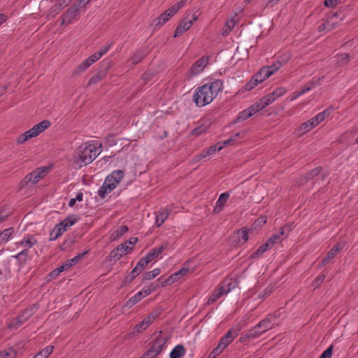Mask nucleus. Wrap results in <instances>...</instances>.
I'll use <instances>...</instances> for the list:
<instances>
[{
	"label": "nucleus",
	"instance_id": "f257e3e1",
	"mask_svg": "<svg viewBox=\"0 0 358 358\" xmlns=\"http://www.w3.org/2000/svg\"><path fill=\"white\" fill-rule=\"evenodd\" d=\"M101 143L87 142L81 144L76 150L73 163L76 169H80L91 164L101 152Z\"/></svg>",
	"mask_w": 358,
	"mask_h": 358
},
{
	"label": "nucleus",
	"instance_id": "f03ea898",
	"mask_svg": "<svg viewBox=\"0 0 358 358\" xmlns=\"http://www.w3.org/2000/svg\"><path fill=\"white\" fill-rule=\"evenodd\" d=\"M222 87V82L220 80H216L199 87L193 96V101L196 106L202 107L211 103L221 92Z\"/></svg>",
	"mask_w": 358,
	"mask_h": 358
},
{
	"label": "nucleus",
	"instance_id": "7ed1b4c3",
	"mask_svg": "<svg viewBox=\"0 0 358 358\" xmlns=\"http://www.w3.org/2000/svg\"><path fill=\"white\" fill-rule=\"evenodd\" d=\"M50 122L49 120H43L36 124L31 129H29L24 134L20 135L16 140V143L18 145L25 143L28 140L34 137H36L42 132H43L46 129H48L50 127Z\"/></svg>",
	"mask_w": 358,
	"mask_h": 358
},
{
	"label": "nucleus",
	"instance_id": "20e7f679",
	"mask_svg": "<svg viewBox=\"0 0 358 358\" xmlns=\"http://www.w3.org/2000/svg\"><path fill=\"white\" fill-rule=\"evenodd\" d=\"M238 334V331L234 329L229 330L224 336L222 338L217 346L210 352L208 358H216L234 341Z\"/></svg>",
	"mask_w": 358,
	"mask_h": 358
},
{
	"label": "nucleus",
	"instance_id": "39448f33",
	"mask_svg": "<svg viewBox=\"0 0 358 358\" xmlns=\"http://www.w3.org/2000/svg\"><path fill=\"white\" fill-rule=\"evenodd\" d=\"M48 171V168L46 166H43L41 168L36 169L29 174L25 176L23 180V183L27 185L28 182H31L32 184H35L39 181L41 178H43L45 175L47 173Z\"/></svg>",
	"mask_w": 358,
	"mask_h": 358
},
{
	"label": "nucleus",
	"instance_id": "423d86ee",
	"mask_svg": "<svg viewBox=\"0 0 358 358\" xmlns=\"http://www.w3.org/2000/svg\"><path fill=\"white\" fill-rule=\"evenodd\" d=\"M286 92V90L284 87H279L275 90L272 93L265 96L261 100L259 104L260 108H264L266 106L273 103L276 99L282 96Z\"/></svg>",
	"mask_w": 358,
	"mask_h": 358
},
{
	"label": "nucleus",
	"instance_id": "0eeeda50",
	"mask_svg": "<svg viewBox=\"0 0 358 358\" xmlns=\"http://www.w3.org/2000/svg\"><path fill=\"white\" fill-rule=\"evenodd\" d=\"M24 345L22 343H17L10 348L0 351V358H16L22 353Z\"/></svg>",
	"mask_w": 358,
	"mask_h": 358
},
{
	"label": "nucleus",
	"instance_id": "6e6552de",
	"mask_svg": "<svg viewBox=\"0 0 358 358\" xmlns=\"http://www.w3.org/2000/svg\"><path fill=\"white\" fill-rule=\"evenodd\" d=\"M37 243V241L32 236H29L27 238L23 239L22 241L16 243L17 246H22L24 248V250L20 251L17 255H14L13 257L15 259H19L21 256H26L27 255L28 249L31 248L33 245Z\"/></svg>",
	"mask_w": 358,
	"mask_h": 358
},
{
	"label": "nucleus",
	"instance_id": "1a4fd4ad",
	"mask_svg": "<svg viewBox=\"0 0 358 358\" xmlns=\"http://www.w3.org/2000/svg\"><path fill=\"white\" fill-rule=\"evenodd\" d=\"M208 63V57H202L199 60L195 62L191 69L189 71L188 76L191 78L192 76H195L202 72L204 68Z\"/></svg>",
	"mask_w": 358,
	"mask_h": 358
},
{
	"label": "nucleus",
	"instance_id": "9d476101",
	"mask_svg": "<svg viewBox=\"0 0 358 358\" xmlns=\"http://www.w3.org/2000/svg\"><path fill=\"white\" fill-rule=\"evenodd\" d=\"M289 231V227L285 225L281 227L280 232L273 234L268 238L267 243L272 248L275 244L280 243L284 238H285L287 236Z\"/></svg>",
	"mask_w": 358,
	"mask_h": 358
},
{
	"label": "nucleus",
	"instance_id": "9b49d317",
	"mask_svg": "<svg viewBox=\"0 0 358 358\" xmlns=\"http://www.w3.org/2000/svg\"><path fill=\"white\" fill-rule=\"evenodd\" d=\"M166 341V337L164 336L162 331H160L155 335V338L152 341V345L150 348L153 350L157 351V353L159 354L165 347Z\"/></svg>",
	"mask_w": 358,
	"mask_h": 358
},
{
	"label": "nucleus",
	"instance_id": "f8f14e48",
	"mask_svg": "<svg viewBox=\"0 0 358 358\" xmlns=\"http://www.w3.org/2000/svg\"><path fill=\"white\" fill-rule=\"evenodd\" d=\"M261 110H262V108H260V105L259 104V103H257L255 105L247 108L246 110H244L242 112H241L238 116L237 117L236 121L240 122L245 120Z\"/></svg>",
	"mask_w": 358,
	"mask_h": 358
},
{
	"label": "nucleus",
	"instance_id": "ddd939ff",
	"mask_svg": "<svg viewBox=\"0 0 358 358\" xmlns=\"http://www.w3.org/2000/svg\"><path fill=\"white\" fill-rule=\"evenodd\" d=\"M31 315L30 310H25L21 315L13 320L8 326L9 329H16L23 324Z\"/></svg>",
	"mask_w": 358,
	"mask_h": 358
},
{
	"label": "nucleus",
	"instance_id": "4468645a",
	"mask_svg": "<svg viewBox=\"0 0 358 358\" xmlns=\"http://www.w3.org/2000/svg\"><path fill=\"white\" fill-rule=\"evenodd\" d=\"M96 60L91 55L87 59L84 60L74 71L73 73V76H79L82 74L84 71H85L92 64L96 62Z\"/></svg>",
	"mask_w": 358,
	"mask_h": 358
},
{
	"label": "nucleus",
	"instance_id": "2eb2a0df",
	"mask_svg": "<svg viewBox=\"0 0 358 358\" xmlns=\"http://www.w3.org/2000/svg\"><path fill=\"white\" fill-rule=\"evenodd\" d=\"M344 17V15L342 13V12H336L335 13L329 15L327 18V20L326 22L327 23V31H329L332 29H334L336 25L338 24L337 20L339 19L340 20H342Z\"/></svg>",
	"mask_w": 358,
	"mask_h": 358
},
{
	"label": "nucleus",
	"instance_id": "dca6fc26",
	"mask_svg": "<svg viewBox=\"0 0 358 358\" xmlns=\"http://www.w3.org/2000/svg\"><path fill=\"white\" fill-rule=\"evenodd\" d=\"M169 247V243L164 242L159 247H156L152 249L146 255L145 257L150 262L153 259L157 258L159 255Z\"/></svg>",
	"mask_w": 358,
	"mask_h": 358
},
{
	"label": "nucleus",
	"instance_id": "f3484780",
	"mask_svg": "<svg viewBox=\"0 0 358 358\" xmlns=\"http://www.w3.org/2000/svg\"><path fill=\"white\" fill-rule=\"evenodd\" d=\"M192 24L193 21H188L187 16H186L176 27L174 37L176 38L182 35L185 31H187Z\"/></svg>",
	"mask_w": 358,
	"mask_h": 358
},
{
	"label": "nucleus",
	"instance_id": "a211bd4d",
	"mask_svg": "<svg viewBox=\"0 0 358 358\" xmlns=\"http://www.w3.org/2000/svg\"><path fill=\"white\" fill-rule=\"evenodd\" d=\"M230 194L229 192H224L220 194L218 200L216 202V206L213 210L214 213L218 214L222 210Z\"/></svg>",
	"mask_w": 358,
	"mask_h": 358
},
{
	"label": "nucleus",
	"instance_id": "6ab92c4d",
	"mask_svg": "<svg viewBox=\"0 0 358 358\" xmlns=\"http://www.w3.org/2000/svg\"><path fill=\"white\" fill-rule=\"evenodd\" d=\"M246 132L245 131H242L241 132H237L233 134L230 138L224 141L222 145L224 146L226 145H231L236 143L239 140L243 138L245 136Z\"/></svg>",
	"mask_w": 358,
	"mask_h": 358
},
{
	"label": "nucleus",
	"instance_id": "aec40b11",
	"mask_svg": "<svg viewBox=\"0 0 358 358\" xmlns=\"http://www.w3.org/2000/svg\"><path fill=\"white\" fill-rule=\"evenodd\" d=\"M331 112V108H327L322 112L318 113L316 116L311 118L310 120L315 127L322 122L327 117H328L330 115Z\"/></svg>",
	"mask_w": 358,
	"mask_h": 358
},
{
	"label": "nucleus",
	"instance_id": "412c9836",
	"mask_svg": "<svg viewBox=\"0 0 358 358\" xmlns=\"http://www.w3.org/2000/svg\"><path fill=\"white\" fill-rule=\"evenodd\" d=\"M87 253V252H84L83 253L78 254L75 257L66 261L62 265L59 267H63L62 271H66L69 269L73 264H77L80 259L83 258V257Z\"/></svg>",
	"mask_w": 358,
	"mask_h": 358
},
{
	"label": "nucleus",
	"instance_id": "4be33fe9",
	"mask_svg": "<svg viewBox=\"0 0 358 358\" xmlns=\"http://www.w3.org/2000/svg\"><path fill=\"white\" fill-rule=\"evenodd\" d=\"M313 128H315V126L310 119L300 125V127L296 130V134L298 136H301L310 131Z\"/></svg>",
	"mask_w": 358,
	"mask_h": 358
},
{
	"label": "nucleus",
	"instance_id": "5701e85b",
	"mask_svg": "<svg viewBox=\"0 0 358 358\" xmlns=\"http://www.w3.org/2000/svg\"><path fill=\"white\" fill-rule=\"evenodd\" d=\"M78 12L73 9L71 7L68 8L64 15L62 16V24H70L78 15Z\"/></svg>",
	"mask_w": 358,
	"mask_h": 358
},
{
	"label": "nucleus",
	"instance_id": "b1692460",
	"mask_svg": "<svg viewBox=\"0 0 358 358\" xmlns=\"http://www.w3.org/2000/svg\"><path fill=\"white\" fill-rule=\"evenodd\" d=\"M147 55V52L144 50H139L135 52L134 55L130 58L132 65H136L140 63Z\"/></svg>",
	"mask_w": 358,
	"mask_h": 358
},
{
	"label": "nucleus",
	"instance_id": "393cba45",
	"mask_svg": "<svg viewBox=\"0 0 358 358\" xmlns=\"http://www.w3.org/2000/svg\"><path fill=\"white\" fill-rule=\"evenodd\" d=\"M169 215V210L167 208H164L159 211L158 214L156 215V222L155 224L157 227H159L168 218Z\"/></svg>",
	"mask_w": 358,
	"mask_h": 358
},
{
	"label": "nucleus",
	"instance_id": "a878e982",
	"mask_svg": "<svg viewBox=\"0 0 358 358\" xmlns=\"http://www.w3.org/2000/svg\"><path fill=\"white\" fill-rule=\"evenodd\" d=\"M271 317H266L264 320H262L259 324L258 327L262 329V332L264 333L266 331L272 329L275 325V322H273L271 320Z\"/></svg>",
	"mask_w": 358,
	"mask_h": 358
},
{
	"label": "nucleus",
	"instance_id": "bb28decb",
	"mask_svg": "<svg viewBox=\"0 0 358 358\" xmlns=\"http://www.w3.org/2000/svg\"><path fill=\"white\" fill-rule=\"evenodd\" d=\"M236 285V282L233 278H227L222 282L220 287L224 288V294L229 292L232 289H234Z\"/></svg>",
	"mask_w": 358,
	"mask_h": 358
},
{
	"label": "nucleus",
	"instance_id": "cd10ccee",
	"mask_svg": "<svg viewBox=\"0 0 358 358\" xmlns=\"http://www.w3.org/2000/svg\"><path fill=\"white\" fill-rule=\"evenodd\" d=\"M185 353V349L182 345H177L170 353V358H180Z\"/></svg>",
	"mask_w": 358,
	"mask_h": 358
},
{
	"label": "nucleus",
	"instance_id": "c85d7f7f",
	"mask_svg": "<svg viewBox=\"0 0 358 358\" xmlns=\"http://www.w3.org/2000/svg\"><path fill=\"white\" fill-rule=\"evenodd\" d=\"M64 231H66V229L62 227L59 224H57L52 231L50 233V241H55L59 236H60Z\"/></svg>",
	"mask_w": 358,
	"mask_h": 358
},
{
	"label": "nucleus",
	"instance_id": "c756f323",
	"mask_svg": "<svg viewBox=\"0 0 358 358\" xmlns=\"http://www.w3.org/2000/svg\"><path fill=\"white\" fill-rule=\"evenodd\" d=\"M54 350L53 345H49L38 352L33 358H48Z\"/></svg>",
	"mask_w": 358,
	"mask_h": 358
},
{
	"label": "nucleus",
	"instance_id": "7c9ffc66",
	"mask_svg": "<svg viewBox=\"0 0 358 358\" xmlns=\"http://www.w3.org/2000/svg\"><path fill=\"white\" fill-rule=\"evenodd\" d=\"M239 243H245L248 240V232L245 228L238 230L236 234Z\"/></svg>",
	"mask_w": 358,
	"mask_h": 358
},
{
	"label": "nucleus",
	"instance_id": "2f4dec72",
	"mask_svg": "<svg viewBox=\"0 0 358 358\" xmlns=\"http://www.w3.org/2000/svg\"><path fill=\"white\" fill-rule=\"evenodd\" d=\"M106 76V71L98 72L96 75L93 76L88 81L87 85H93L100 82L103 78Z\"/></svg>",
	"mask_w": 358,
	"mask_h": 358
},
{
	"label": "nucleus",
	"instance_id": "473e14b6",
	"mask_svg": "<svg viewBox=\"0 0 358 358\" xmlns=\"http://www.w3.org/2000/svg\"><path fill=\"white\" fill-rule=\"evenodd\" d=\"M261 83L267 79L272 75V72L268 71L267 68L262 67L256 74Z\"/></svg>",
	"mask_w": 358,
	"mask_h": 358
},
{
	"label": "nucleus",
	"instance_id": "72a5a7b5",
	"mask_svg": "<svg viewBox=\"0 0 358 358\" xmlns=\"http://www.w3.org/2000/svg\"><path fill=\"white\" fill-rule=\"evenodd\" d=\"M123 177V171H115L110 176H108V181L110 182V180H113L116 183L118 184L122 180Z\"/></svg>",
	"mask_w": 358,
	"mask_h": 358
},
{
	"label": "nucleus",
	"instance_id": "f704fd0d",
	"mask_svg": "<svg viewBox=\"0 0 358 358\" xmlns=\"http://www.w3.org/2000/svg\"><path fill=\"white\" fill-rule=\"evenodd\" d=\"M260 329H261L259 328V327H258V324H257L252 329L249 330L247 332V334L245 335V336L247 338H257V337H259L260 335H262L263 334V332H262V330H260Z\"/></svg>",
	"mask_w": 358,
	"mask_h": 358
},
{
	"label": "nucleus",
	"instance_id": "c9c22d12",
	"mask_svg": "<svg viewBox=\"0 0 358 358\" xmlns=\"http://www.w3.org/2000/svg\"><path fill=\"white\" fill-rule=\"evenodd\" d=\"M13 229L12 227L6 229L0 232V243L7 242L13 234Z\"/></svg>",
	"mask_w": 358,
	"mask_h": 358
},
{
	"label": "nucleus",
	"instance_id": "e433bc0d",
	"mask_svg": "<svg viewBox=\"0 0 358 358\" xmlns=\"http://www.w3.org/2000/svg\"><path fill=\"white\" fill-rule=\"evenodd\" d=\"M224 294V291L223 287H219L217 290H215L209 297L208 300V303H213L216 301L219 297L222 295Z\"/></svg>",
	"mask_w": 358,
	"mask_h": 358
},
{
	"label": "nucleus",
	"instance_id": "4c0bfd02",
	"mask_svg": "<svg viewBox=\"0 0 358 358\" xmlns=\"http://www.w3.org/2000/svg\"><path fill=\"white\" fill-rule=\"evenodd\" d=\"M144 298L143 292H138L135 295L131 296L126 303V306L127 307H132L134 304H136L138 301Z\"/></svg>",
	"mask_w": 358,
	"mask_h": 358
},
{
	"label": "nucleus",
	"instance_id": "58836bf2",
	"mask_svg": "<svg viewBox=\"0 0 358 358\" xmlns=\"http://www.w3.org/2000/svg\"><path fill=\"white\" fill-rule=\"evenodd\" d=\"M261 83L256 75H255L245 85L244 90L250 91L254 89L258 84Z\"/></svg>",
	"mask_w": 358,
	"mask_h": 358
},
{
	"label": "nucleus",
	"instance_id": "ea45409f",
	"mask_svg": "<svg viewBox=\"0 0 358 358\" xmlns=\"http://www.w3.org/2000/svg\"><path fill=\"white\" fill-rule=\"evenodd\" d=\"M270 248H271V247L266 242L264 244L262 245L255 252H254L251 255V257L255 258L257 256L262 255L264 252H265L266 250H268Z\"/></svg>",
	"mask_w": 358,
	"mask_h": 358
},
{
	"label": "nucleus",
	"instance_id": "a19ab883",
	"mask_svg": "<svg viewBox=\"0 0 358 358\" xmlns=\"http://www.w3.org/2000/svg\"><path fill=\"white\" fill-rule=\"evenodd\" d=\"M128 231V227L127 226H121L120 228H118L116 231H115L112 235L111 237L113 240H115L122 236H123L125 233H127Z\"/></svg>",
	"mask_w": 358,
	"mask_h": 358
},
{
	"label": "nucleus",
	"instance_id": "79ce46f5",
	"mask_svg": "<svg viewBox=\"0 0 358 358\" xmlns=\"http://www.w3.org/2000/svg\"><path fill=\"white\" fill-rule=\"evenodd\" d=\"M236 23V22L234 19L228 20L223 27L222 35L228 34L235 27Z\"/></svg>",
	"mask_w": 358,
	"mask_h": 358
},
{
	"label": "nucleus",
	"instance_id": "37998d69",
	"mask_svg": "<svg viewBox=\"0 0 358 358\" xmlns=\"http://www.w3.org/2000/svg\"><path fill=\"white\" fill-rule=\"evenodd\" d=\"M223 148V145L220 142L209 147L208 149L205 150L206 152V155L209 156H211L213 155L217 150L220 151Z\"/></svg>",
	"mask_w": 358,
	"mask_h": 358
},
{
	"label": "nucleus",
	"instance_id": "c03bdc74",
	"mask_svg": "<svg viewBox=\"0 0 358 358\" xmlns=\"http://www.w3.org/2000/svg\"><path fill=\"white\" fill-rule=\"evenodd\" d=\"M76 221V219L73 217V216H69L62 220L59 224L66 229V230L68 229V227H70L72 226Z\"/></svg>",
	"mask_w": 358,
	"mask_h": 358
},
{
	"label": "nucleus",
	"instance_id": "a18cd8bd",
	"mask_svg": "<svg viewBox=\"0 0 358 358\" xmlns=\"http://www.w3.org/2000/svg\"><path fill=\"white\" fill-rule=\"evenodd\" d=\"M111 44H108L104 47H102L99 51L93 54V57L96 61H98L104 54H106L110 48Z\"/></svg>",
	"mask_w": 358,
	"mask_h": 358
},
{
	"label": "nucleus",
	"instance_id": "49530a36",
	"mask_svg": "<svg viewBox=\"0 0 358 358\" xmlns=\"http://www.w3.org/2000/svg\"><path fill=\"white\" fill-rule=\"evenodd\" d=\"M117 250H119V252L121 254V256L123 257L127 253V252L131 250L132 248L129 247V245H127V242H125L117 245Z\"/></svg>",
	"mask_w": 358,
	"mask_h": 358
},
{
	"label": "nucleus",
	"instance_id": "de8ad7c7",
	"mask_svg": "<svg viewBox=\"0 0 358 358\" xmlns=\"http://www.w3.org/2000/svg\"><path fill=\"white\" fill-rule=\"evenodd\" d=\"M160 273L159 268H155L151 271L146 272L143 274V280H151Z\"/></svg>",
	"mask_w": 358,
	"mask_h": 358
},
{
	"label": "nucleus",
	"instance_id": "09e8293b",
	"mask_svg": "<svg viewBox=\"0 0 358 358\" xmlns=\"http://www.w3.org/2000/svg\"><path fill=\"white\" fill-rule=\"evenodd\" d=\"M180 278V276H178V273L176 272L173 274H172L171 275H170L168 278H166L164 281L163 285H171V284L173 283L174 282L178 280Z\"/></svg>",
	"mask_w": 358,
	"mask_h": 358
},
{
	"label": "nucleus",
	"instance_id": "8fccbe9b",
	"mask_svg": "<svg viewBox=\"0 0 358 358\" xmlns=\"http://www.w3.org/2000/svg\"><path fill=\"white\" fill-rule=\"evenodd\" d=\"M282 66V63L280 61L275 62L271 66H264V68H267L268 71L272 72V75L276 72L281 66Z\"/></svg>",
	"mask_w": 358,
	"mask_h": 358
},
{
	"label": "nucleus",
	"instance_id": "3c124183",
	"mask_svg": "<svg viewBox=\"0 0 358 358\" xmlns=\"http://www.w3.org/2000/svg\"><path fill=\"white\" fill-rule=\"evenodd\" d=\"M165 23L166 22L164 20L159 17H157L152 20L151 26H152L155 29H158Z\"/></svg>",
	"mask_w": 358,
	"mask_h": 358
},
{
	"label": "nucleus",
	"instance_id": "603ef678",
	"mask_svg": "<svg viewBox=\"0 0 358 358\" xmlns=\"http://www.w3.org/2000/svg\"><path fill=\"white\" fill-rule=\"evenodd\" d=\"M173 10L169 8L163 12L159 17L164 20L166 22L174 15Z\"/></svg>",
	"mask_w": 358,
	"mask_h": 358
},
{
	"label": "nucleus",
	"instance_id": "864d4df0",
	"mask_svg": "<svg viewBox=\"0 0 358 358\" xmlns=\"http://www.w3.org/2000/svg\"><path fill=\"white\" fill-rule=\"evenodd\" d=\"M11 214L10 211H7L6 206L2 207L0 209V223L7 219V217Z\"/></svg>",
	"mask_w": 358,
	"mask_h": 358
},
{
	"label": "nucleus",
	"instance_id": "5fc2aeb1",
	"mask_svg": "<svg viewBox=\"0 0 358 358\" xmlns=\"http://www.w3.org/2000/svg\"><path fill=\"white\" fill-rule=\"evenodd\" d=\"M156 287L154 285L151 284L148 286L144 287L143 289L140 291V292H143V296H146L153 292L155 290Z\"/></svg>",
	"mask_w": 358,
	"mask_h": 358
},
{
	"label": "nucleus",
	"instance_id": "6e6d98bb",
	"mask_svg": "<svg viewBox=\"0 0 358 358\" xmlns=\"http://www.w3.org/2000/svg\"><path fill=\"white\" fill-rule=\"evenodd\" d=\"M336 255L330 250L327 256L322 261V266L327 265L331 259L336 257Z\"/></svg>",
	"mask_w": 358,
	"mask_h": 358
},
{
	"label": "nucleus",
	"instance_id": "4d7b16f0",
	"mask_svg": "<svg viewBox=\"0 0 358 358\" xmlns=\"http://www.w3.org/2000/svg\"><path fill=\"white\" fill-rule=\"evenodd\" d=\"M159 354L157 351L153 350L151 348H149L140 358H155Z\"/></svg>",
	"mask_w": 358,
	"mask_h": 358
},
{
	"label": "nucleus",
	"instance_id": "13d9d810",
	"mask_svg": "<svg viewBox=\"0 0 358 358\" xmlns=\"http://www.w3.org/2000/svg\"><path fill=\"white\" fill-rule=\"evenodd\" d=\"M326 276L324 274H321L317 276L315 280L313 282V286L314 288H317L320 286V285L324 282Z\"/></svg>",
	"mask_w": 358,
	"mask_h": 358
},
{
	"label": "nucleus",
	"instance_id": "bf43d9fd",
	"mask_svg": "<svg viewBox=\"0 0 358 358\" xmlns=\"http://www.w3.org/2000/svg\"><path fill=\"white\" fill-rule=\"evenodd\" d=\"M186 1L187 0H181L176 4L172 6L170 8L173 10V13L176 14L180 8L185 6Z\"/></svg>",
	"mask_w": 358,
	"mask_h": 358
},
{
	"label": "nucleus",
	"instance_id": "052dcab7",
	"mask_svg": "<svg viewBox=\"0 0 358 358\" xmlns=\"http://www.w3.org/2000/svg\"><path fill=\"white\" fill-rule=\"evenodd\" d=\"M150 263V262L145 257L141 259L139 262L136 264V267L141 269V271H143L144 268Z\"/></svg>",
	"mask_w": 358,
	"mask_h": 358
},
{
	"label": "nucleus",
	"instance_id": "680f3d73",
	"mask_svg": "<svg viewBox=\"0 0 358 358\" xmlns=\"http://www.w3.org/2000/svg\"><path fill=\"white\" fill-rule=\"evenodd\" d=\"M109 257L110 260L115 261H117L122 257L121 254L119 252V250H117V248L110 252Z\"/></svg>",
	"mask_w": 358,
	"mask_h": 358
},
{
	"label": "nucleus",
	"instance_id": "e2e57ef3",
	"mask_svg": "<svg viewBox=\"0 0 358 358\" xmlns=\"http://www.w3.org/2000/svg\"><path fill=\"white\" fill-rule=\"evenodd\" d=\"M111 191L112 190H109L108 186L103 183L99 190V195L101 197L104 198L106 194L110 193Z\"/></svg>",
	"mask_w": 358,
	"mask_h": 358
},
{
	"label": "nucleus",
	"instance_id": "0e129e2a",
	"mask_svg": "<svg viewBox=\"0 0 358 358\" xmlns=\"http://www.w3.org/2000/svg\"><path fill=\"white\" fill-rule=\"evenodd\" d=\"M333 345H331L319 358H331L333 352Z\"/></svg>",
	"mask_w": 358,
	"mask_h": 358
},
{
	"label": "nucleus",
	"instance_id": "69168bd1",
	"mask_svg": "<svg viewBox=\"0 0 358 358\" xmlns=\"http://www.w3.org/2000/svg\"><path fill=\"white\" fill-rule=\"evenodd\" d=\"M272 292L271 289L266 288L262 293L258 295V298L261 300V303L266 297L268 296Z\"/></svg>",
	"mask_w": 358,
	"mask_h": 358
},
{
	"label": "nucleus",
	"instance_id": "338daca9",
	"mask_svg": "<svg viewBox=\"0 0 358 358\" xmlns=\"http://www.w3.org/2000/svg\"><path fill=\"white\" fill-rule=\"evenodd\" d=\"M62 268L63 267L59 266L56 269L53 270L52 272L50 273L49 278L50 279L56 278L62 272H63Z\"/></svg>",
	"mask_w": 358,
	"mask_h": 358
},
{
	"label": "nucleus",
	"instance_id": "774afa93",
	"mask_svg": "<svg viewBox=\"0 0 358 358\" xmlns=\"http://www.w3.org/2000/svg\"><path fill=\"white\" fill-rule=\"evenodd\" d=\"M62 8H60L59 5L56 3L49 10V15H52L53 17L58 14Z\"/></svg>",
	"mask_w": 358,
	"mask_h": 358
}]
</instances>
